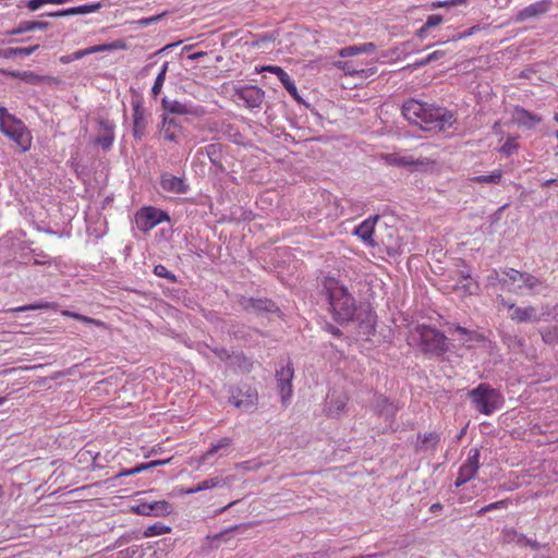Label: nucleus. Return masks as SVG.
Segmentation results:
<instances>
[{
	"mask_svg": "<svg viewBox=\"0 0 558 558\" xmlns=\"http://www.w3.org/2000/svg\"><path fill=\"white\" fill-rule=\"evenodd\" d=\"M403 117L424 131L441 132L456 122L454 114L447 108L410 99L402 105Z\"/></svg>",
	"mask_w": 558,
	"mask_h": 558,
	"instance_id": "nucleus-1",
	"label": "nucleus"
},
{
	"mask_svg": "<svg viewBox=\"0 0 558 558\" xmlns=\"http://www.w3.org/2000/svg\"><path fill=\"white\" fill-rule=\"evenodd\" d=\"M323 287L333 320L340 325L350 323L357 304L348 288L332 277H325Z\"/></svg>",
	"mask_w": 558,
	"mask_h": 558,
	"instance_id": "nucleus-2",
	"label": "nucleus"
},
{
	"mask_svg": "<svg viewBox=\"0 0 558 558\" xmlns=\"http://www.w3.org/2000/svg\"><path fill=\"white\" fill-rule=\"evenodd\" d=\"M412 339L425 355L439 357L449 351L447 337L429 325H416L412 332Z\"/></svg>",
	"mask_w": 558,
	"mask_h": 558,
	"instance_id": "nucleus-3",
	"label": "nucleus"
},
{
	"mask_svg": "<svg viewBox=\"0 0 558 558\" xmlns=\"http://www.w3.org/2000/svg\"><path fill=\"white\" fill-rule=\"evenodd\" d=\"M474 404V408L484 415H490L504 404V397L500 391L489 384L482 383L466 393Z\"/></svg>",
	"mask_w": 558,
	"mask_h": 558,
	"instance_id": "nucleus-4",
	"label": "nucleus"
},
{
	"mask_svg": "<svg viewBox=\"0 0 558 558\" xmlns=\"http://www.w3.org/2000/svg\"><path fill=\"white\" fill-rule=\"evenodd\" d=\"M165 221H170L169 214L154 206H144L135 215L137 229L145 233Z\"/></svg>",
	"mask_w": 558,
	"mask_h": 558,
	"instance_id": "nucleus-5",
	"label": "nucleus"
},
{
	"mask_svg": "<svg viewBox=\"0 0 558 558\" xmlns=\"http://www.w3.org/2000/svg\"><path fill=\"white\" fill-rule=\"evenodd\" d=\"M0 131L16 143L23 151H26L31 147V135L29 131L25 126L22 120L15 116H10V122L0 124Z\"/></svg>",
	"mask_w": 558,
	"mask_h": 558,
	"instance_id": "nucleus-6",
	"label": "nucleus"
},
{
	"mask_svg": "<svg viewBox=\"0 0 558 558\" xmlns=\"http://www.w3.org/2000/svg\"><path fill=\"white\" fill-rule=\"evenodd\" d=\"M132 109V135L136 141H141L144 136H146V129L149 123V114L146 113L142 98L140 96L133 97Z\"/></svg>",
	"mask_w": 558,
	"mask_h": 558,
	"instance_id": "nucleus-7",
	"label": "nucleus"
},
{
	"mask_svg": "<svg viewBox=\"0 0 558 558\" xmlns=\"http://www.w3.org/2000/svg\"><path fill=\"white\" fill-rule=\"evenodd\" d=\"M542 313H538L534 306L520 307L515 304H510L509 311L510 318L513 322L519 324L521 323H536L541 320H546V316L550 315L549 306H544Z\"/></svg>",
	"mask_w": 558,
	"mask_h": 558,
	"instance_id": "nucleus-8",
	"label": "nucleus"
},
{
	"mask_svg": "<svg viewBox=\"0 0 558 558\" xmlns=\"http://www.w3.org/2000/svg\"><path fill=\"white\" fill-rule=\"evenodd\" d=\"M240 304L247 313L256 315L277 314L279 317L283 315L279 306L270 299L243 298Z\"/></svg>",
	"mask_w": 558,
	"mask_h": 558,
	"instance_id": "nucleus-9",
	"label": "nucleus"
},
{
	"mask_svg": "<svg viewBox=\"0 0 558 558\" xmlns=\"http://www.w3.org/2000/svg\"><path fill=\"white\" fill-rule=\"evenodd\" d=\"M351 322H357L364 336H372L376 331V314L368 303H361L355 307V314Z\"/></svg>",
	"mask_w": 558,
	"mask_h": 558,
	"instance_id": "nucleus-10",
	"label": "nucleus"
},
{
	"mask_svg": "<svg viewBox=\"0 0 558 558\" xmlns=\"http://www.w3.org/2000/svg\"><path fill=\"white\" fill-rule=\"evenodd\" d=\"M131 510L138 515L163 517L172 513L173 506L166 500L142 501Z\"/></svg>",
	"mask_w": 558,
	"mask_h": 558,
	"instance_id": "nucleus-11",
	"label": "nucleus"
},
{
	"mask_svg": "<svg viewBox=\"0 0 558 558\" xmlns=\"http://www.w3.org/2000/svg\"><path fill=\"white\" fill-rule=\"evenodd\" d=\"M257 399L256 389L245 385L243 388H236L235 391L231 390L229 402L235 408L248 410L257 403Z\"/></svg>",
	"mask_w": 558,
	"mask_h": 558,
	"instance_id": "nucleus-12",
	"label": "nucleus"
},
{
	"mask_svg": "<svg viewBox=\"0 0 558 558\" xmlns=\"http://www.w3.org/2000/svg\"><path fill=\"white\" fill-rule=\"evenodd\" d=\"M161 107L163 113L169 114H191L194 117H201L205 113V109L202 106H192L182 104L178 100H170L167 97L161 99Z\"/></svg>",
	"mask_w": 558,
	"mask_h": 558,
	"instance_id": "nucleus-13",
	"label": "nucleus"
},
{
	"mask_svg": "<svg viewBox=\"0 0 558 558\" xmlns=\"http://www.w3.org/2000/svg\"><path fill=\"white\" fill-rule=\"evenodd\" d=\"M235 96L243 100L247 108H259L265 99V92L255 85H245L235 89Z\"/></svg>",
	"mask_w": 558,
	"mask_h": 558,
	"instance_id": "nucleus-14",
	"label": "nucleus"
},
{
	"mask_svg": "<svg viewBox=\"0 0 558 558\" xmlns=\"http://www.w3.org/2000/svg\"><path fill=\"white\" fill-rule=\"evenodd\" d=\"M265 70L277 75V77L282 83L284 88L288 90V93L293 97V99L298 104L303 105L307 109L313 110V108H311V105L308 102H306L301 97V95L299 94L298 88H296L294 82L291 80L290 75L282 68L277 66V65H268V66L265 68Z\"/></svg>",
	"mask_w": 558,
	"mask_h": 558,
	"instance_id": "nucleus-15",
	"label": "nucleus"
},
{
	"mask_svg": "<svg viewBox=\"0 0 558 558\" xmlns=\"http://www.w3.org/2000/svg\"><path fill=\"white\" fill-rule=\"evenodd\" d=\"M98 133L95 138V143L99 145L104 150H109L112 147L114 141V129L116 125L112 121L98 118Z\"/></svg>",
	"mask_w": 558,
	"mask_h": 558,
	"instance_id": "nucleus-16",
	"label": "nucleus"
},
{
	"mask_svg": "<svg viewBox=\"0 0 558 558\" xmlns=\"http://www.w3.org/2000/svg\"><path fill=\"white\" fill-rule=\"evenodd\" d=\"M160 186L163 191L172 194H185L190 190L183 177H177L169 172L161 173Z\"/></svg>",
	"mask_w": 558,
	"mask_h": 558,
	"instance_id": "nucleus-17",
	"label": "nucleus"
},
{
	"mask_svg": "<svg viewBox=\"0 0 558 558\" xmlns=\"http://www.w3.org/2000/svg\"><path fill=\"white\" fill-rule=\"evenodd\" d=\"M101 8H102V2H94V3L82 4L78 7L62 9V10H58V11L47 12V13L41 14V16L58 19V17L77 15V14H88V13L97 12Z\"/></svg>",
	"mask_w": 558,
	"mask_h": 558,
	"instance_id": "nucleus-18",
	"label": "nucleus"
},
{
	"mask_svg": "<svg viewBox=\"0 0 558 558\" xmlns=\"http://www.w3.org/2000/svg\"><path fill=\"white\" fill-rule=\"evenodd\" d=\"M378 219V215L368 217L354 228L353 234L359 236L364 242V244L372 247L376 246V242L374 241L373 235Z\"/></svg>",
	"mask_w": 558,
	"mask_h": 558,
	"instance_id": "nucleus-19",
	"label": "nucleus"
},
{
	"mask_svg": "<svg viewBox=\"0 0 558 558\" xmlns=\"http://www.w3.org/2000/svg\"><path fill=\"white\" fill-rule=\"evenodd\" d=\"M553 2L551 0H542L535 3H532L524 9L520 10L515 16L517 22H524L532 17H538L546 12L549 11L551 8Z\"/></svg>",
	"mask_w": 558,
	"mask_h": 558,
	"instance_id": "nucleus-20",
	"label": "nucleus"
},
{
	"mask_svg": "<svg viewBox=\"0 0 558 558\" xmlns=\"http://www.w3.org/2000/svg\"><path fill=\"white\" fill-rule=\"evenodd\" d=\"M183 126L181 121L175 117H170L167 113L161 116V125L159 128L160 134L163 135L165 140L173 143H178V136L175 130L182 131Z\"/></svg>",
	"mask_w": 558,
	"mask_h": 558,
	"instance_id": "nucleus-21",
	"label": "nucleus"
},
{
	"mask_svg": "<svg viewBox=\"0 0 558 558\" xmlns=\"http://www.w3.org/2000/svg\"><path fill=\"white\" fill-rule=\"evenodd\" d=\"M513 121L517 124L531 130L541 123L542 117L522 107H515L513 111Z\"/></svg>",
	"mask_w": 558,
	"mask_h": 558,
	"instance_id": "nucleus-22",
	"label": "nucleus"
},
{
	"mask_svg": "<svg viewBox=\"0 0 558 558\" xmlns=\"http://www.w3.org/2000/svg\"><path fill=\"white\" fill-rule=\"evenodd\" d=\"M227 366L235 372L250 373L253 369L254 362L243 352L232 351Z\"/></svg>",
	"mask_w": 558,
	"mask_h": 558,
	"instance_id": "nucleus-23",
	"label": "nucleus"
},
{
	"mask_svg": "<svg viewBox=\"0 0 558 558\" xmlns=\"http://www.w3.org/2000/svg\"><path fill=\"white\" fill-rule=\"evenodd\" d=\"M389 162L397 167L418 169L429 165L428 159H414L412 156L389 155Z\"/></svg>",
	"mask_w": 558,
	"mask_h": 558,
	"instance_id": "nucleus-24",
	"label": "nucleus"
},
{
	"mask_svg": "<svg viewBox=\"0 0 558 558\" xmlns=\"http://www.w3.org/2000/svg\"><path fill=\"white\" fill-rule=\"evenodd\" d=\"M440 441V434L432 432L428 434L418 433L414 445L415 451L432 449L435 450Z\"/></svg>",
	"mask_w": 558,
	"mask_h": 558,
	"instance_id": "nucleus-25",
	"label": "nucleus"
},
{
	"mask_svg": "<svg viewBox=\"0 0 558 558\" xmlns=\"http://www.w3.org/2000/svg\"><path fill=\"white\" fill-rule=\"evenodd\" d=\"M39 47V45H34L29 47L4 48L0 49V57L5 59L24 58L34 53Z\"/></svg>",
	"mask_w": 558,
	"mask_h": 558,
	"instance_id": "nucleus-26",
	"label": "nucleus"
},
{
	"mask_svg": "<svg viewBox=\"0 0 558 558\" xmlns=\"http://www.w3.org/2000/svg\"><path fill=\"white\" fill-rule=\"evenodd\" d=\"M375 411L385 420L395 417L397 409L386 397H378L375 402Z\"/></svg>",
	"mask_w": 558,
	"mask_h": 558,
	"instance_id": "nucleus-27",
	"label": "nucleus"
},
{
	"mask_svg": "<svg viewBox=\"0 0 558 558\" xmlns=\"http://www.w3.org/2000/svg\"><path fill=\"white\" fill-rule=\"evenodd\" d=\"M58 308H59V304L57 302L40 301V302L26 304L23 306L10 308L9 312H28V311H36V310H58Z\"/></svg>",
	"mask_w": 558,
	"mask_h": 558,
	"instance_id": "nucleus-28",
	"label": "nucleus"
},
{
	"mask_svg": "<svg viewBox=\"0 0 558 558\" xmlns=\"http://www.w3.org/2000/svg\"><path fill=\"white\" fill-rule=\"evenodd\" d=\"M205 151L210 162L219 169H222V145L219 143L209 144L205 147Z\"/></svg>",
	"mask_w": 558,
	"mask_h": 558,
	"instance_id": "nucleus-29",
	"label": "nucleus"
},
{
	"mask_svg": "<svg viewBox=\"0 0 558 558\" xmlns=\"http://www.w3.org/2000/svg\"><path fill=\"white\" fill-rule=\"evenodd\" d=\"M522 283L533 294L542 293V290H546L547 286H545L538 278L534 277L529 272H524V277L522 278Z\"/></svg>",
	"mask_w": 558,
	"mask_h": 558,
	"instance_id": "nucleus-30",
	"label": "nucleus"
},
{
	"mask_svg": "<svg viewBox=\"0 0 558 558\" xmlns=\"http://www.w3.org/2000/svg\"><path fill=\"white\" fill-rule=\"evenodd\" d=\"M504 171L501 169L493 171L490 174L487 175H477L471 178L472 182L475 183H487V184H500L502 180Z\"/></svg>",
	"mask_w": 558,
	"mask_h": 558,
	"instance_id": "nucleus-31",
	"label": "nucleus"
},
{
	"mask_svg": "<svg viewBox=\"0 0 558 558\" xmlns=\"http://www.w3.org/2000/svg\"><path fill=\"white\" fill-rule=\"evenodd\" d=\"M231 442L232 440L229 437L221 438L217 444L211 445V447L202 456L201 460H208L210 457L219 453L222 449H227Z\"/></svg>",
	"mask_w": 558,
	"mask_h": 558,
	"instance_id": "nucleus-32",
	"label": "nucleus"
},
{
	"mask_svg": "<svg viewBox=\"0 0 558 558\" xmlns=\"http://www.w3.org/2000/svg\"><path fill=\"white\" fill-rule=\"evenodd\" d=\"M168 66H169V63L165 62L159 71L157 77L155 78L154 85L151 87V96L154 98H157L162 89V86H163V83L166 80V75H167V71H168Z\"/></svg>",
	"mask_w": 558,
	"mask_h": 558,
	"instance_id": "nucleus-33",
	"label": "nucleus"
},
{
	"mask_svg": "<svg viewBox=\"0 0 558 558\" xmlns=\"http://www.w3.org/2000/svg\"><path fill=\"white\" fill-rule=\"evenodd\" d=\"M276 380L281 400L283 403H286L287 400H289L292 396V380H284L282 378H276Z\"/></svg>",
	"mask_w": 558,
	"mask_h": 558,
	"instance_id": "nucleus-34",
	"label": "nucleus"
},
{
	"mask_svg": "<svg viewBox=\"0 0 558 558\" xmlns=\"http://www.w3.org/2000/svg\"><path fill=\"white\" fill-rule=\"evenodd\" d=\"M504 278L499 280V282L502 286H509L510 283H514L517 281H522V278L524 277L523 271L515 270L513 268H509L508 270L504 271Z\"/></svg>",
	"mask_w": 558,
	"mask_h": 558,
	"instance_id": "nucleus-35",
	"label": "nucleus"
},
{
	"mask_svg": "<svg viewBox=\"0 0 558 558\" xmlns=\"http://www.w3.org/2000/svg\"><path fill=\"white\" fill-rule=\"evenodd\" d=\"M477 473H475L474 471L465 468V466H460V470H459V473H458V476L454 481V486L458 488V487H461L462 485H464L465 483H468L469 481H471L472 478L475 477Z\"/></svg>",
	"mask_w": 558,
	"mask_h": 558,
	"instance_id": "nucleus-36",
	"label": "nucleus"
},
{
	"mask_svg": "<svg viewBox=\"0 0 558 558\" xmlns=\"http://www.w3.org/2000/svg\"><path fill=\"white\" fill-rule=\"evenodd\" d=\"M227 484L226 478L220 477H213L205 481L199 482L196 485V489H199V492L207 490L215 487H222Z\"/></svg>",
	"mask_w": 558,
	"mask_h": 558,
	"instance_id": "nucleus-37",
	"label": "nucleus"
},
{
	"mask_svg": "<svg viewBox=\"0 0 558 558\" xmlns=\"http://www.w3.org/2000/svg\"><path fill=\"white\" fill-rule=\"evenodd\" d=\"M171 531V527L168 526V525H165L160 522H157L155 524H151L149 526L146 527V530L144 531L143 535L145 537H153V536H157V535H161V534H165V533H168Z\"/></svg>",
	"mask_w": 558,
	"mask_h": 558,
	"instance_id": "nucleus-38",
	"label": "nucleus"
},
{
	"mask_svg": "<svg viewBox=\"0 0 558 558\" xmlns=\"http://www.w3.org/2000/svg\"><path fill=\"white\" fill-rule=\"evenodd\" d=\"M462 466H465L477 473L480 469V450L477 448L470 450L469 457L466 461L462 464Z\"/></svg>",
	"mask_w": 558,
	"mask_h": 558,
	"instance_id": "nucleus-39",
	"label": "nucleus"
},
{
	"mask_svg": "<svg viewBox=\"0 0 558 558\" xmlns=\"http://www.w3.org/2000/svg\"><path fill=\"white\" fill-rule=\"evenodd\" d=\"M541 336L546 344H555L558 342V326L541 330Z\"/></svg>",
	"mask_w": 558,
	"mask_h": 558,
	"instance_id": "nucleus-40",
	"label": "nucleus"
},
{
	"mask_svg": "<svg viewBox=\"0 0 558 558\" xmlns=\"http://www.w3.org/2000/svg\"><path fill=\"white\" fill-rule=\"evenodd\" d=\"M294 376V368L289 360L287 365H282L280 368L276 369V378H282L284 380H292Z\"/></svg>",
	"mask_w": 558,
	"mask_h": 558,
	"instance_id": "nucleus-41",
	"label": "nucleus"
},
{
	"mask_svg": "<svg viewBox=\"0 0 558 558\" xmlns=\"http://www.w3.org/2000/svg\"><path fill=\"white\" fill-rule=\"evenodd\" d=\"M154 274L158 277L167 279L169 282L174 283L177 282V276L167 269L166 266L159 264L154 267Z\"/></svg>",
	"mask_w": 558,
	"mask_h": 558,
	"instance_id": "nucleus-42",
	"label": "nucleus"
},
{
	"mask_svg": "<svg viewBox=\"0 0 558 558\" xmlns=\"http://www.w3.org/2000/svg\"><path fill=\"white\" fill-rule=\"evenodd\" d=\"M23 22H24V29H26V32H33L36 29L45 31L51 26V24L49 22H44V21H23Z\"/></svg>",
	"mask_w": 558,
	"mask_h": 558,
	"instance_id": "nucleus-43",
	"label": "nucleus"
},
{
	"mask_svg": "<svg viewBox=\"0 0 558 558\" xmlns=\"http://www.w3.org/2000/svg\"><path fill=\"white\" fill-rule=\"evenodd\" d=\"M21 80L27 84L38 85L44 81V76L38 75L32 71H24L21 74Z\"/></svg>",
	"mask_w": 558,
	"mask_h": 558,
	"instance_id": "nucleus-44",
	"label": "nucleus"
},
{
	"mask_svg": "<svg viewBox=\"0 0 558 558\" xmlns=\"http://www.w3.org/2000/svg\"><path fill=\"white\" fill-rule=\"evenodd\" d=\"M509 499H504V500H499V501H495V502H492L483 508H481L478 511H477V514L478 515H482L488 511H492V510H496V509H504V508H507V506L509 505Z\"/></svg>",
	"mask_w": 558,
	"mask_h": 558,
	"instance_id": "nucleus-45",
	"label": "nucleus"
},
{
	"mask_svg": "<svg viewBox=\"0 0 558 558\" xmlns=\"http://www.w3.org/2000/svg\"><path fill=\"white\" fill-rule=\"evenodd\" d=\"M207 349H209L213 353H215V355L221 360L222 362H225L226 364H228V361L230 359V354L231 352H229L226 348H222V347H211L209 344H205Z\"/></svg>",
	"mask_w": 558,
	"mask_h": 558,
	"instance_id": "nucleus-46",
	"label": "nucleus"
},
{
	"mask_svg": "<svg viewBox=\"0 0 558 558\" xmlns=\"http://www.w3.org/2000/svg\"><path fill=\"white\" fill-rule=\"evenodd\" d=\"M466 3H468V0H446V1H435V2H432L430 8H432V9H438V8H447V9H450V8L457 7V5H459V4H466Z\"/></svg>",
	"mask_w": 558,
	"mask_h": 558,
	"instance_id": "nucleus-47",
	"label": "nucleus"
},
{
	"mask_svg": "<svg viewBox=\"0 0 558 558\" xmlns=\"http://www.w3.org/2000/svg\"><path fill=\"white\" fill-rule=\"evenodd\" d=\"M517 150H518V144L511 137L507 138V141L500 148V151L502 154H505L506 156H511Z\"/></svg>",
	"mask_w": 558,
	"mask_h": 558,
	"instance_id": "nucleus-48",
	"label": "nucleus"
},
{
	"mask_svg": "<svg viewBox=\"0 0 558 558\" xmlns=\"http://www.w3.org/2000/svg\"><path fill=\"white\" fill-rule=\"evenodd\" d=\"M74 319L78 320L83 324H86V325H94L97 327H106V324L104 322L93 318V317L82 315V314H77V316H74Z\"/></svg>",
	"mask_w": 558,
	"mask_h": 558,
	"instance_id": "nucleus-49",
	"label": "nucleus"
},
{
	"mask_svg": "<svg viewBox=\"0 0 558 558\" xmlns=\"http://www.w3.org/2000/svg\"><path fill=\"white\" fill-rule=\"evenodd\" d=\"M517 543L518 544H524L526 546H530L532 549H539L541 547H545L546 545L542 546L537 541H534V539H531V538H527L525 535L523 534H520L518 539H517Z\"/></svg>",
	"mask_w": 558,
	"mask_h": 558,
	"instance_id": "nucleus-50",
	"label": "nucleus"
},
{
	"mask_svg": "<svg viewBox=\"0 0 558 558\" xmlns=\"http://www.w3.org/2000/svg\"><path fill=\"white\" fill-rule=\"evenodd\" d=\"M442 16L439 15V14H433V15H429L426 20V22L424 23L425 25V28H433V27H436L438 26L439 24L442 23Z\"/></svg>",
	"mask_w": 558,
	"mask_h": 558,
	"instance_id": "nucleus-51",
	"label": "nucleus"
},
{
	"mask_svg": "<svg viewBox=\"0 0 558 558\" xmlns=\"http://www.w3.org/2000/svg\"><path fill=\"white\" fill-rule=\"evenodd\" d=\"M456 331L463 335V336H466V339L465 341H473V340H478L480 339V336L475 332V331H472V330H469L464 327H461V326H457L456 327Z\"/></svg>",
	"mask_w": 558,
	"mask_h": 558,
	"instance_id": "nucleus-52",
	"label": "nucleus"
},
{
	"mask_svg": "<svg viewBox=\"0 0 558 558\" xmlns=\"http://www.w3.org/2000/svg\"><path fill=\"white\" fill-rule=\"evenodd\" d=\"M277 37H278L277 31L269 33V34L257 35L256 41H254L253 45L256 46V45H259L260 43L275 41L277 39Z\"/></svg>",
	"mask_w": 558,
	"mask_h": 558,
	"instance_id": "nucleus-53",
	"label": "nucleus"
},
{
	"mask_svg": "<svg viewBox=\"0 0 558 558\" xmlns=\"http://www.w3.org/2000/svg\"><path fill=\"white\" fill-rule=\"evenodd\" d=\"M480 29V25H474L472 27H470L469 29L462 32V33H459L458 35H454L452 37V40L453 41H457V40H460V39H463V38H466L469 36H472L473 34H475L477 31Z\"/></svg>",
	"mask_w": 558,
	"mask_h": 558,
	"instance_id": "nucleus-54",
	"label": "nucleus"
},
{
	"mask_svg": "<svg viewBox=\"0 0 558 558\" xmlns=\"http://www.w3.org/2000/svg\"><path fill=\"white\" fill-rule=\"evenodd\" d=\"M359 53H360L359 45L348 46V47H344V48L340 49V51H339V54L341 57H343V58L355 56V54H359Z\"/></svg>",
	"mask_w": 558,
	"mask_h": 558,
	"instance_id": "nucleus-55",
	"label": "nucleus"
},
{
	"mask_svg": "<svg viewBox=\"0 0 558 558\" xmlns=\"http://www.w3.org/2000/svg\"><path fill=\"white\" fill-rule=\"evenodd\" d=\"M338 68L342 69L347 74L353 75L359 73V70L353 66L351 62H338Z\"/></svg>",
	"mask_w": 558,
	"mask_h": 558,
	"instance_id": "nucleus-56",
	"label": "nucleus"
},
{
	"mask_svg": "<svg viewBox=\"0 0 558 558\" xmlns=\"http://www.w3.org/2000/svg\"><path fill=\"white\" fill-rule=\"evenodd\" d=\"M105 47V51H110L114 49H124L126 47L125 43L123 40H114L109 44H102Z\"/></svg>",
	"mask_w": 558,
	"mask_h": 558,
	"instance_id": "nucleus-57",
	"label": "nucleus"
},
{
	"mask_svg": "<svg viewBox=\"0 0 558 558\" xmlns=\"http://www.w3.org/2000/svg\"><path fill=\"white\" fill-rule=\"evenodd\" d=\"M323 328L327 332H329L332 336L338 337V338H340L343 335L342 331L338 327L333 326L330 323H326Z\"/></svg>",
	"mask_w": 558,
	"mask_h": 558,
	"instance_id": "nucleus-58",
	"label": "nucleus"
},
{
	"mask_svg": "<svg viewBox=\"0 0 558 558\" xmlns=\"http://www.w3.org/2000/svg\"><path fill=\"white\" fill-rule=\"evenodd\" d=\"M133 534L134 533H126V534H123L122 536H120L116 543H114V547H122L123 545L128 544L129 542H131V539L133 538Z\"/></svg>",
	"mask_w": 558,
	"mask_h": 558,
	"instance_id": "nucleus-59",
	"label": "nucleus"
},
{
	"mask_svg": "<svg viewBox=\"0 0 558 558\" xmlns=\"http://www.w3.org/2000/svg\"><path fill=\"white\" fill-rule=\"evenodd\" d=\"M360 53H372L376 50V45L374 43H365L359 45Z\"/></svg>",
	"mask_w": 558,
	"mask_h": 558,
	"instance_id": "nucleus-60",
	"label": "nucleus"
},
{
	"mask_svg": "<svg viewBox=\"0 0 558 558\" xmlns=\"http://www.w3.org/2000/svg\"><path fill=\"white\" fill-rule=\"evenodd\" d=\"M41 5H44L43 0H28L26 3V8L29 11H37Z\"/></svg>",
	"mask_w": 558,
	"mask_h": 558,
	"instance_id": "nucleus-61",
	"label": "nucleus"
},
{
	"mask_svg": "<svg viewBox=\"0 0 558 558\" xmlns=\"http://www.w3.org/2000/svg\"><path fill=\"white\" fill-rule=\"evenodd\" d=\"M446 54L445 50H436L427 56V61L434 62L441 59Z\"/></svg>",
	"mask_w": 558,
	"mask_h": 558,
	"instance_id": "nucleus-62",
	"label": "nucleus"
},
{
	"mask_svg": "<svg viewBox=\"0 0 558 558\" xmlns=\"http://www.w3.org/2000/svg\"><path fill=\"white\" fill-rule=\"evenodd\" d=\"M10 116L12 114L8 112L7 108L0 106V124L10 122Z\"/></svg>",
	"mask_w": 558,
	"mask_h": 558,
	"instance_id": "nucleus-63",
	"label": "nucleus"
},
{
	"mask_svg": "<svg viewBox=\"0 0 558 558\" xmlns=\"http://www.w3.org/2000/svg\"><path fill=\"white\" fill-rule=\"evenodd\" d=\"M27 33L26 29H24V22L21 21L16 27L12 28L11 31H8L9 35H21Z\"/></svg>",
	"mask_w": 558,
	"mask_h": 558,
	"instance_id": "nucleus-64",
	"label": "nucleus"
}]
</instances>
